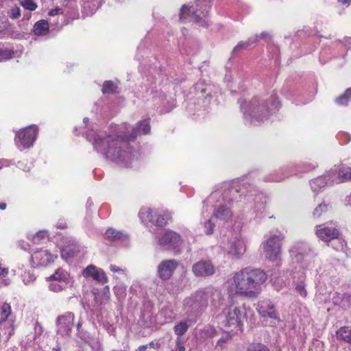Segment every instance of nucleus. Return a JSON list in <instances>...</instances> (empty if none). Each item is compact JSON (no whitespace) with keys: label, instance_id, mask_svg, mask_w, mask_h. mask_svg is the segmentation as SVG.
I'll list each match as a JSON object with an SVG mask.
<instances>
[{"label":"nucleus","instance_id":"obj_12","mask_svg":"<svg viewBox=\"0 0 351 351\" xmlns=\"http://www.w3.org/2000/svg\"><path fill=\"white\" fill-rule=\"evenodd\" d=\"M74 314L67 312L56 319L57 332L62 336H69L73 327Z\"/></svg>","mask_w":351,"mask_h":351},{"label":"nucleus","instance_id":"obj_48","mask_svg":"<svg viewBox=\"0 0 351 351\" xmlns=\"http://www.w3.org/2000/svg\"><path fill=\"white\" fill-rule=\"evenodd\" d=\"M110 270L112 272H123L124 273L125 269H123L116 265H110Z\"/></svg>","mask_w":351,"mask_h":351},{"label":"nucleus","instance_id":"obj_56","mask_svg":"<svg viewBox=\"0 0 351 351\" xmlns=\"http://www.w3.org/2000/svg\"><path fill=\"white\" fill-rule=\"evenodd\" d=\"M347 203L351 206V193L350 195L347 198Z\"/></svg>","mask_w":351,"mask_h":351},{"label":"nucleus","instance_id":"obj_61","mask_svg":"<svg viewBox=\"0 0 351 351\" xmlns=\"http://www.w3.org/2000/svg\"><path fill=\"white\" fill-rule=\"evenodd\" d=\"M0 163H1V161H0ZM1 168V165H0V169Z\"/></svg>","mask_w":351,"mask_h":351},{"label":"nucleus","instance_id":"obj_55","mask_svg":"<svg viewBox=\"0 0 351 351\" xmlns=\"http://www.w3.org/2000/svg\"><path fill=\"white\" fill-rule=\"evenodd\" d=\"M51 351H61L60 346H56L52 348Z\"/></svg>","mask_w":351,"mask_h":351},{"label":"nucleus","instance_id":"obj_36","mask_svg":"<svg viewBox=\"0 0 351 351\" xmlns=\"http://www.w3.org/2000/svg\"><path fill=\"white\" fill-rule=\"evenodd\" d=\"M14 52L8 49L0 48V62L5 61L12 58Z\"/></svg>","mask_w":351,"mask_h":351},{"label":"nucleus","instance_id":"obj_23","mask_svg":"<svg viewBox=\"0 0 351 351\" xmlns=\"http://www.w3.org/2000/svg\"><path fill=\"white\" fill-rule=\"evenodd\" d=\"M258 312L262 317L278 319L274 306L269 302H262L258 304Z\"/></svg>","mask_w":351,"mask_h":351},{"label":"nucleus","instance_id":"obj_49","mask_svg":"<svg viewBox=\"0 0 351 351\" xmlns=\"http://www.w3.org/2000/svg\"><path fill=\"white\" fill-rule=\"evenodd\" d=\"M205 330H206L207 333L209 334L210 337H214L216 335V330L212 326H208L206 328Z\"/></svg>","mask_w":351,"mask_h":351},{"label":"nucleus","instance_id":"obj_11","mask_svg":"<svg viewBox=\"0 0 351 351\" xmlns=\"http://www.w3.org/2000/svg\"><path fill=\"white\" fill-rule=\"evenodd\" d=\"M139 216L143 220H147L155 226H162L167 223V216L162 214L156 209H142L139 212Z\"/></svg>","mask_w":351,"mask_h":351},{"label":"nucleus","instance_id":"obj_16","mask_svg":"<svg viewBox=\"0 0 351 351\" xmlns=\"http://www.w3.org/2000/svg\"><path fill=\"white\" fill-rule=\"evenodd\" d=\"M246 251L245 241L241 238H234L229 241L228 254L232 258H241Z\"/></svg>","mask_w":351,"mask_h":351},{"label":"nucleus","instance_id":"obj_18","mask_svg":"<svg viewBox=\"0 0 351 351\" xmlns=\"http://www.w3.org/2000/svg\"><path fill=\"white\" fill-rule=\"evenodd\" d=\"M193 272L195 276H209L215 274V268L210 261H201L193 266Z\"/></svg>","mask_w":351,"mask_h":351},{"label":"nucleus","instance_id":"obj_30","mask_svg":"<svg viewBox=\"0 0 351 351\" xmlns=\"http://www.w3.org/2000/svg\"><path fill=\"white\" fill-rule=\"evenodd\" d=\"M257 41H258L257 36H254V38H250L247 41H241L234 47L233 52L237 53L242 49H246L250 45H251L253 43H256Z\"/></svg>","mask_w":351,"mask_h":351},{"label":"nucleus","instance_id":"obj_34","mask_svg":"<svg viewBox=\"0 0 351 351\" xmlns=\"http://www.w3.org/2000/svg\"><path fill=\"white\" fill-rule=\"evenodd\" d=\"M350 96L351 89H346L342 95L336 98V102L339 105H346L347 104Z\"/></svg>","mask_w":351,"mask_h":351},{"label":"nucleus","instance_id":"obj_8","mask_svg":"<svg viewBox=\"0 0 351 351\" xmlns=\"http://www.w3.org/2000/svg\"><path fill=\"white\" fill-rule=\"evenodd\" d=\"M38 132V128L36 125H31L17 132L15 136L16 146L22 147L23 149L32 147L36 138Z\"/></svg>","mask_w":351,"mask_h":351},{"label":"nucleus","instance_id":"obj_47","mask_svg":"<svg viewBox=\"0 0 351 351\" xmlns=\"http://www.w3.org/2000/svg\"><path fill=\"white\" fill-rule=\"evenodd\" d=\"M283 179H284V178L282 176H272L271 178H267V180L270 181V182H280Z\"/></svg>","mask_w":351,"mask_h":351},{"label":"nucleus","instance_id":"obj_15","mask_svg":"<svg viewBox=\"0 0 351 351\" xmlns=\"http://www.w3.org/2000/svg\"><path fill=\"white\" fill-rule=\"evenodd\" d=\"M151 128L147 121H139L136 127L124 126V133L128 135V140H134L137 136L147 134L150 132Z\"/></svg>","mask_w":351,"mask_h":351},{"label":"nucleus","instance_id":"obj_51","mask_svg":"<svg viewBox=\"0 0 351 351\" xmlns=\"http://www.w3.org/2000/svg\"><path fill=\"white\" fill-rule=\"evenodd\" d=\"M6 207H7V204L5 203H4V202L0 203V209L1 210H3L6 208Z\"/></svg>","mask_w":351,"mask_h":351},{"label":"nucleus","instance_id":"obj_42","mask_svg":"<svg viewBox=\"0 0 351 351\" xmlns=\"http://www.w3.org/2000/svg\"><path fill=\"white\" fill-rule=\"evenodd\" d=\"M118 82H119L117 80L116 82L111 81V80L106 81L104 83L103 88H117L118 86H119Z\"/></svg>","mask_w":351,"mask_h":351},{"label":"nucleus","instance_id":"obj_33","mask_svg":"<svg viewBox=\"0 0 351 351\" xmlns=\"http://www.w3.org/2000/svg\"><path fill=\"white\" fill-rule=\"evenodd\" d=\"M185 341L182 337H177L175 340L174 345L171 346V351H185Z\"/></svg>","mask_w":351,"mask_h":351},{"label":"nucleus","instance_id":"obj_21","mask_svg":"<svg viewBox=\"0 0 351 351\" xmlns=\"http://www.w3.org/2000/svg\"><path fill=\"white\" fill-rule=\"evenodd\" d=\"M332 301L335 305L341 308L349 307L351 304V290H348L346 292H335L332 295Z\"/></svg>","mask_w":351,"mask_h":351},{"label":"nucleus","instance_id":"obj_26","mask_svg":"<svg viewBox=\"0 0 351 351\" xmlns=\"http://www.w3.org/2000/svg\"><path fill=\"white\" fill-rule=\"evenodd\" d=\"M215 216L222 220H228L232 217V211L226 206H219L214 213Z\"/></svg>","mask_w":351,"mask_h":351},{"label":"nucleus","instance_id":"obj_57","mask_svg":"<svg viewBox=\"0 0 351 351\" xmlns=\"http://www.w3.org/2000/svg\"><path fill=\"white\" fill-rule=\"evenodd\" d=\"M88 122V118H86H86H84V124H86V125Z\"/></svg>","mask_w":351,"mask_h":351},{"label":"nucleus","instance_id":"obj_31","mask_svg":"<svg viewBox=\"0 0 351 351\" xmlns=\"http://www.w3.org/2000/svg\"><path fill=\"white\" fill-rule=\"evenodd\" d=\"M51 282L49 285V288L53 292H60L65 289L69 285L68 283L58 281V280H50Z\"/></svg>","mask_w":351,"mask_h":351},{"label":"nucleus","instance_id":"obj_28","mask_svg":"<svg viewBox=\"0 0 351 351\" xmlns=\"http://www.w3.org/2000/svg\"><path fill=\"white\" fill-rule=\"evenodd\" d=\"M295 291L297 293L303 298H305L307 295V292L306 290V283H305V277L302 276L300 279H299L295 282Z\"/></svg>","mask_w":351,"mask_h":351},{"label":"nucleus","instance_id":"obj_50","mask_svg":"<svg viewBox=\"0 0 351 351\" xmlns=\"http://www.w3.org/2000/svg\"><path fill=\"white\" fill-rule=\"evenodd\" d=\"M8 21L0 19V32L8 28Z\"/></svg>","mask_w":351,"mask_h":351},{"label":"nucleus","instance_id":"obj_17","mask_svg":"<svg viewBox=\"0 0 351 351\" xmlns=\"http://www.w3.org/2000/svg\"><path fill=\"white\" fill-rule=\"evenodd\" d=\"M178 265V263L176 260H165L162 261L157 268L158 276L160 279L164 280L169 279Z\"/></svg>","mask_w":351,"mask_h":351},{"label":"nucleus","instance_id":"obj_39","mask_svg":"<svg viewBox=\"0 0 351 351\" xmlns=\"http://www.w3.org/2000/svg\"><path fill=\"white\" fill-rule=\"evenodd\" d=\"M48 236L47 232L45 230H41L38 232L34 237H33V241L34 243H39V242L46 238Z\"/></svg>","mask_w":351,"mask_h":351},{"label":"nucleus","instance_id":"obj_22","mask_svg":"<svg viewBox=\"0 0 351 351\" xmlns=\"http://www.w3.org/2000/svg\"><path fill=\"white\" fill-rule=\"evenodd\" d=\"M331 173H333L334 178L332 182L340 183L347 180H351V167L342 165L339 170L332 169Z\"/></svg>","mask_w":351,"mask_h":351},{"label":"nucleus","instance_id":"obj_27","mask_svg":"<svg viewBox=\"0 0 351 351\" xmlns=\"http://www.w3.org/2000/svg\"><path fill=\"white\" fill-rule=\"evenodd\" d=\"M337 337L339 339H341L347 343H351V327H341L337 331Z\"/></svg>","mask_w":351,"mask_h":351},{"label":"nucleus","instance_id":"obj_43","mask_svg":"<svg viewBox=\"0 0 351 351\" xmlns=\"http://www.w3.org/2000/svg\"><path fill=\"white\" fill-rule=\"evenodd\" d=\"M21 15V11L19 8H14L10 10V16L12 19H17Z\"/></svg>","mask_w":351,"mask_h":351},{"label":"nucleus","instance_id":"obj_24","mask_svg":"<svg viewBox=\"0 0 351 351\" xmlns=\"http://www.w3.org/2000/svg\"><path fill=\"white\" fill-rule=\"evenodd\" d=\"M69 274L61 268H58L56 271L49 277L47 278V280H58L66 283H69Z\"/></svg>","mask_w":351,"mask_h":351},{"label":"nucleus","instance_id":"obj_32","mask_svg":"<svg viewBox=\"0 0 351 351\" xmlns=\"http://www.w3.org/2000/svg\"><path fill=\"white\" fill-rule=\"evenodd\" d=\"M189 324L186 321L180 322L179 324H176L174 328V332L178 335V337H182L189 329Z\"/></svg>","mask_w":351,"mask_h":351},{"label":"nucleus","instance_id":"obj_2","mask_svg":"<svg viewBox=\"0 0 351 351\" xmlns=\"http://www.w3.org/2000/svg\"><path fill=\"white\" fill-rule=\"evenodd\" d=\"M267 278L260 269L244 268L236 272L232 280L236 293L247 298H256L261 291V285Z\"/></svg>","mask_w":351,"mask_h":351},{"label":"nucleus","instance_id":"obj_60","mask_svg":"<svg viewBox=\"0 0 351 351\" xmlns=\"http://www.w3.org/2000/svg\"><path fill=\"white\" fill-rule=\"evenodd\" d=\"M97 351H101V349L100 348V347L99 346L98 349H97Z\"/></svg>","mask_w":351,"mask_h":351},{"label":"nucleus","instance_id":"obj_7","mask_svg":"<svg viewBox=\"0 0 351 351\" xmlns=\"http://www.w3.org/2000/svg\"><path fill=\"white\" fill-rule=\"evenodd\" d=\"M282 235H271L263 243V252L266 258L271 261H276L281 254V241Z\"/></svg>","mask_w":351,"mask_h":351},{"label":"nucleus","instance_id":"obj_19","mask_svg":"<svg viewBox=\"0 0 351 351\" xmlns=\"http://www.w3.org/2000/svg\"><path fill=\"white\" fill-rule=\"evenodd\" d=\"M333 178V173H331L330 170L328 173H327V174L319 176L312 180L310 182L312 190L313 191H317L326 186H330L335 184L336 182H331Z\"/></svg>","mask_w":351,"mask_h":351},{"label":"nucleus","instance_id":"obj_41","mask_svg":"<svg viewBox=\"0 0 351 351\" xmlns=\"http://www.w3.org/2000/svg\"><path fill=\"white\" fill-rule=\"evenodd\" d=\"M204 227L206 228V233L207 234H210L213 232L214 224L211 222L210 220H208L204 223Z\"/></svg>","mask_w":351,"mask_h":351},{"label":"nucleus","instance_id":"obj_9","mask_svg":"<svg viewBox=\"0 0 351 351\" xmlns=\"http://www.w3.org/2000/svg\"><path fill=\"white\" fill-rule=\"evenodd\" d=\"M316 234L324 242L328 243L332 240H335V245H333V247L336 250H341L343 249V242L338 239L339 232L337 228L324 225H319L316 227Z\"/></svg>","mask_w":351,"mask_h":351},{"label":"nucleus","instance_id":"obj_1","mask_svg":"<svg viewBox=\"0 0 351 351\" xmlns=\"http://www.w3.org/2000/svg\"><path fill=\"white\" fill-rule=\"evenodd\" d=\"M89 141H93L95 149L103 154L106 158L118 163H123L129 166L132 160L133 154L129 151L128 135L119 129L116 134L102 137L101 135L90 132L86 134Z\"/></svg>","mask_w":351,"mask_h":351},{"label":"nucleus","instance_id":"obj_59","mask_svg":"<svg viewBox=\"0 0 351 351\" xmlns=\"http://www.w3.org/2000/svg\"><path fill=\"white\" fill-rule=\"evenodd\" d=\"M81 326V323L79 322L77 324V329H79Z\"/></svg>","mask_w":351,"mask_h":351},{"label":"nucleus","instance_id":"obj_29","mask_svg":"<svg viewBox=\"0 0 351 351\" xmlns=\"http://www.w3.org/2000/svg\"><path fill=\"white\" fill-rule=\"evenodd\" d=\"M106 238L112 240V241H118L121 240L125 235H124L122 232H118L114 229L109 228L106 232Z\"/></svg>","mask_w":351,"mask_h":351},{"label":"nucleus","instance_id":"obj_45","mask_svg":"<svg viewBox=\"0 0 351 351\" xmlns=\"http://www.w3.org/2000/svg\"><path fill=\"white\" fill-rule=\"evenodd\" d=\"M63 14L62 10L61 8H56L55 9H53V10H50L49 12V14L51 16H53L59 15V14Z\"/></svg>","mask_w":351,"mask_h":351},{"label":"nucleus","instance_id":"obj_53","mask_svg":"<svg viewBox=\"0 0 351 351\" xmlns=\"http://www.w3.org/2000/svg\"><path fill=\"white\" fill-rule=\"evenodd\" d=\"M102 91H103L104 94H107V93H109L110 92H113V89H106V88H104V89H102Z\"/></svg>","mask_w":351,"mask_h":351},{"label":"nucleus","instance_id":"obj_4","mask_svg":"<svg viewBox=\"0 0 351 351\" xmlns=\"http://www.w3.org/2000/svg\"><path fill=\"white\" fill-rule=\"evenodd\" d=\"M229 304L225 307L219 315L218 319L222 326L229 328L231 331L241 330L244 322L247 320L252 310L247 308L245 304L234 300L229 301Z\"/></svg>","mask_w":351,"mask_h":351},{"label":"nucleus","instance_id":"obj_40","mask_svg":"<svg viewBox=\"0 0 351 351\" xmlns=\"http://www.w3.org/2000/svg\"><path fill=\"white\" fill-rule=\"evenodd\" d=\"M22 278L25 285H28L36 280L34 275L30 274L29 272H25L23 274Z\"/></svg>","mask_w":351,"mask_h":351},{"label":"nucleus","instance_id":"obj_14","mask_svg":"<svg viewBox=\"0 0 351 351\" xmlns=\"http://www.w3.org/2000/svg\"><path fill=\"white\" fill-rule=\"evenodd\" d=\"M56 256L47 250H39L32 255L30 263L33 267L47 266L54 261Z\"/></svg>","mask_w":351,"mask_h":351},{"label":"nucleus","instance_id":"obj_44","mask_svg":"<svg viewBox=\"0 0 351 351\" xmlns=\"http://www.w3.org/2000/svg\"><path fill=\"white\" fill-rule=\"evenodd\" d=\"M228 339L229 338L228 337V336L220 338L217 342L216 347L222 348L224 346V345L227 343Z\"/></svg>","mask_w":351,"mask_h":351},{"label":"nucleus","instance_id":"obj_38","mask_svg":"<svg viewBox=\"0 0 351 351\" xmlns=\"http://www.w3.org/2000/svg\"><path fill=\"white\" fill-rule=\"evenodd\" d=\"M247 351H269L267 347L261 343H255L249 346Z\"/></svg>","mask_w":351,"mask_h":351},{"label":"nucleus","instance_id":"obj_10","mask_svg":"<svg viewBox=\"0 0 351 351\" xmlns=\"http://www.w3.org/2000/svg\"><path fill=\"white\" fill-rule=\"evenodd\" d=\"M14 317L12 315V308L9 304L3 303L0 307V326L1 329L4 330V334L7 339L14 334Z\"/></svg>","mask_w":351,"mask_h":351},{"label":"nucleus","instance_id":"obj_54","mask_svg":"<svg viewBox=\"0 0 351 351\" xmlns=\"http://www.w3.org/2000/svg\"><path fill=\"white\" fill-rule=\"evenodd\" d=\"M338 1L342 3L343 4H349L351 2V0H338Z\"/></svg>","mask_w":351,"mask_h":351},{"label":"nucleus","instance_id":"obj_46","mask_svg":"<svg viewBox=\"0 0 351 351\" xmlns=\"http://www.w3.org/2000/svg\"><path fill=\"white\" fill-rule=\"evenodd\" d=\"M258 38V40L259 39H263V40H269L271 38V35L268 32H262L260 36H256Z\"/></svg>","mask_w":351,"mask_h":351},{"label":"nucleus","instance_id":"obj_52","mask_svg":"<svg viewBox=\"0 0 351 351\" xmlns=\"http://www.w3.org/2000/svg\"><path fill=\"white\" fill-rule=\"evenodd\" d=\"M147 348V346L146 345L141 346L138 347V351H145Z\"/></svg>","mask_w":351,"mask_h":351},{"label":"nucleus","instance_id":"obj_25","mask_svg":"<svg viewBox=\"0 0 351 351\" xmlns=\"http://www.w3.org/2000/svg\"><path fill=\"white\" fill-rule=\"evenodd\" d=\"M49 24L45 20H40L36 22L34 26V33L36 36H44L49 32Z\"/></svg>","mask_w":351,"mask_h":351},{"label":"nucleus","instance_id":"obj_37","mask_svg":"<svg viewBox=\"0 0 351 351\" xmlns=\"http://www.w3.org/2000/svg\"><path fill=\"white\" fill-rule=\"evenodd\" d=\"M21 4L25 10L30 11L35 10L38 7L33 0H22Z\"/></svg>","mask_w":351,"mask_h":351},{"label":"nucleus","instance_id":"obj_58","mask_svg":"<svg viewBox=\"0 0 351 351\" xmlns=\"http://www.w3.org/2000/svg\"><path fill=\"white\" fill-rule=\"evenodd\" d=\"M241 191V189H239V190H234L232 191L234 193H239Z\"/></svg>","mask_w":351,"mask_h":351},{"label":"nucleus","instance_id":"obj_5","mask_svg":"<svg viewBox=\"0 0 351 351\" xmlns=\"http://www.w3.org/2000/svg\"><path fill=\"white\" fill-rule=\"evenodd\" d=\"M267 99L259 97H254L247 106L245 101L241 103V108L244 111V114L248 113L252 118L260 121L267 119L269 114L275 112L280 107V102L277 97L271 95L269 97V106L266 105Z\"/></svg>","mask_w":351,"mask_h":351},{"label":"nucleus","instance_id":"obj_20","mask_svg":"<svg viewBox=\"0 0 351 351\" xmlns=\"http://www.w3.org/2000/svg\"><path fill=\"white\" fill-rule=\"evenodd\" d=\"M83 276L84 277H92L95 280L101 283L106 282L108 280L105 272L93 265H88L84 269Z\"/></svg>","mask_w":351,"mask_h":351},{"label":"nucleus","instance_id":"obj_13","mask_svg":"<svg viewBox=\"0 0 351 351\" xmlns=\"http://www.w3.org/2000/svg\"><path fill=\"white\" fill-rule=\"evenodd\" d=\"M158 243L163 248L170 250L180 246L182 240L179 234L173 230H167L159 239Z\"/></svg>","mask_w":351,"mask_h":351},{"label":"nucleus","instance_id":"obj_35","mask_svg":"<svg viewBox=\"0 0 351 351\" xmlns=\"http://www.w3.org/2000/svg\"><path fill=\"white\" fill-rule=\"evenodd\" d=\"M328 209V205L323 203L320 204L318 206L315 208L313 213V217L318 218L320 217L323 213L327 212Z\"/></svg>","mask_w":351,"mask_h":351},{"label":"nucleus","instance_id":"obj_6","mask_svg":"<svg viewBox=\"0 0 351 351\" xmlns=\"http://www.w3.org/2000/svg\"><path fill=\"white\" fill-rule=\"evenodd\" d=\"M210 6L208 3H202L200 0H198L194 5L187 7L183 5L181 8L180 18V19H186L188 16L191 20L201 26L208 25V21L206 20V17L208 12Z\"/></svg>","mask_w":351,"mask_h":351},{"label":"nucleus","instance_id":"obj_3","mask_svg":"<svg viewBox=\"0 0 351 351\" xmlns=\"http://www.w3.org/2000/svg\"><path fill=\"white\" fill-rule=\"evenodd\" d=\"M220 298V293L212 288L197 290L184 300V310L188 317H196L207 308L209 301L216 305Z\"/></svg>","mask_w":351,"mask_h":351}]
</instances>
